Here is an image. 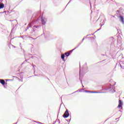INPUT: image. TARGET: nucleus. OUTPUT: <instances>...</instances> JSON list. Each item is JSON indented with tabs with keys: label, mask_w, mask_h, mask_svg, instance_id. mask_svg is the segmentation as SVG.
<instances>
[{
	"label": "nucleus",
	"mask_w": 124,
	"mask_h": 124,
	"mask_svg": "<svg viewBox=\"0 0 124 124\" xmlns=\"http://www.w3.org/2000/svg\"><path fill=\"white\" fill-rule=\"evenodd\" d=\"M29 59L26 60L25 61H24L23 63L22 64H24V63H25V62H28V61H29Z\"/></svg>",
	"instance_id": "obj_18"
},
{
	"label": "nucleus",
	"mask_w": 124,
	"mask_h": 124,
	"mask_svg": "<svg viewBox=\"0 0 124 124\" xmlns=\"http://www.w3.org/2000/svg\"><path fill=\"white\" fill-rule=\"evenodd\" d=\"M15 27H17V25H15Z\"/></svg>",
	"instance_id": "obj_40"
},
{
	"label": "nucleus",
	"mask_w": 124,
	"mask_h": 124,
	"mask_svg": "<svg viewBox=\"0 0 124 124\" xmlns=\"http://www.w3.org/2000/svg\"><path fill=\"white\" fill-rule=\"evenodd\" d=\"M84 38H87V37H84Z\"/></svg>",
	"instance_id": "obj_35"
},
{
	"label": "nucleus",
	"mask_w": 124,
	"mask_h": 124,
	"mask_svg": "<svg viewBox=\"0 0 124 124\" xmlns=\"http://www.w3.org/2000/svg\"><path fill=\"white\" fill-rule=\"evenodd\" d=\"M12 22L13 24H17L18 23L17 20H13Z\"/></svg>",
	"instance_id": "obj_16"
},
{
	"label": "nucleus",
	"mask_w": 124,
	"mask_h": 124,
	"mask_svg": "<svg viewBox=\"0 0 124 124\" xmlns=\"http://www.w3.org/2000/svg\"><path fill=\"white\" fill-rule=\"evenodd\" d=\"M84 39H85V38H83L82 39V42H83V41H84Z\"/></svg>",
	"instance_id": "obj_26"
},
{
	"label": "nucleus",
	"mask_w": 124,
	"mask_h": 124,
	"mask_svg": "<svg viewBox=\"0 0 124 124\" xmlns=\"http://www.w3.org/2000/svg\"><path fill=\"white\" fill-rule=\"evenodd\" d=\"M45 20H46L45 18H43V17H42V19H41L42 25H44L46 24V22H45Z\"/></svg>",
	"instance_id": "obj_7"
},
{
	"label": "nucleus",
	"mask_w": 124,
	"mask_h": 124,
	"mask_svg": "<svg viewBox=\"0 0 124 124\" xmlns=\"http://www.w3.org/2000/svg\"><path fill=\"white\" fill-rule=\"evenodd\" d=\"M85 65H87V63H85Z\"/></svg>",
	"instance_id": "obj_41"
},
{
	"label": "nucleus",
	"mask_w": 124,
	"mask_h": 124,
	"mask_svg": "<svg viewBox=\"0 0 124 124\" xmlns=\"http://www.w3.org/2000/svg\"><path fill=\"white\" fill-rule=\"evenodd\" d=\"M114 86H115V84L111 85V84H109V86L108 88H105V91H108V90H109L111 91V90H114Z\"/></svg>",
	"instance_id": "obj_3"
},
{
	"label": "nucleus",
	"mask_w": 124,
	"mask_h": 124,
	"mask_svg": "<svg viewBox=\"0 0 124 124\" xmlns=\"http://www.w3.org/2000/svg\"><path fill=\"white\" fill-rule=\"evenodd\" d=\"M40 27H41V26H40V25H34L33 27V29H37L38 28H40Z\"/></svg>",
	"instance_id": "obj_14"
},
{
	"label": "nucleus",
	"mask_w": 124,
	"mask_h": 124,
	"mask_svg": "<svg viewBox=\"0 0 124 124\" xmlns=\"http://www.w3.org/2000/svg\"><path fill=\"white\" fill-rule=\"evenodd\" d=\"M114 45V42H111V45Z\"/></svg>",
	"instance_id": "obj_24"
},
{
	"label": "nucleus",
	"mask_w": 124,
	"mask_h": 124,
	"mask_svg": "<svg viewBox=\"0 0 124 124\" xmlns=\"http://www.w3.org/2000/svg\"><path fill=\"white\" fill-rule=\"evenodd\" d=\"M81 84H82V85H83V83H82V80H81Z\"/></svg>",
	"instance_id": "obj_36"
},
{
	"label": "nucleus",
	"mask_w": 124,
	"mask_h": 124,
	"mask_svg": "<svg viewBox=\"0 0 124 124\" xmlns=\"http://www.w3.org/2000/svg\"><path fill=\"white\" fill-rule=\"evenodd\" d=\"M119 112H122V110H119Z\"/></svg>",
	"instance_id": "obj_39"
},
{
	"label": "nucleus",
	"mask_w": 124,
	"mask_h": 124,
	"mask_svg": "<svg viewBox=\"0 0 124 124\" xmlns=\"http://www.w3.org/2000/svg\"><path fill=\"white\" fill-rule=\"evenodd\" d=\"M80 74V72H79V75Z\"/></svg>",
	"instance_id": "obj_47"
},
{
	"label": "nucleus",
	"mask_w": 124,
	"mask_h": 124,
	"mask_svg": "<svg viewBox=\"0 0 124 124\" xmlns=\"http://www.w3.org/2000/svg\"><path fill=\"white\" fill-rule=\"evenodd\" d=\"M57 122H59V124H61V122L60 121V120H57Z\"/></svg>",
	"instance_id": "obj_23"
},
{
	"label": "nucleus",
	"mask_w": 124,
	"mask_h": 124,
	"mask_svg": "<svg viewBox=\"0 0 124 124\" xmlns=\"http://www.w3.org/2000/svg\"><path fill=\"white\" fill-rule=\"evenodd\" d=\"M77 92H78V91H76V92L73 93H72V94H73V93H77Z\"/></svg>",
	"instance_id": "obj_22"
},
{
	"label": "nucleus",
	"mask_w": 124,
	"mask_h": 124,
	"mask_svg": "<svg viewBox=\"0 0 124 124\" xmlns=\"http://www.w3.org/2000/svg\"><path fill=\"white\" fill-rule=\"evenodd\" d=\"M103 25H104V23H103V24L101 25V27H102V26H103Z\"/></svg>",
	"instance_id": "obj_32"
},
{
	"label": "nucleus",
	"mask_w": 124,
	"mask_h": 124,
	"mask_svg": "<svg viewBox=\"0 0 124 124\" xmlns=\"http://www.w3.org/2000/svg\"><path fill=\"white\" fill-rule=\"evenodd\" d=\"M82 88H84V86L83 85H82Z\"/></svg>",
	"instance_id": "obj_37"
},
{
	"label": "nucleus",
	"mask_w": 124,
	"mask_h": 124,
	"mask_svg": "<svg viewBox=\"0 0 124 124\" xmlns=\"http://www.w3.org/2000/svg\"><path fill=\"white\" fill-rule=\"evenodd\" d=\"M122 106H123V102L121 100H119L118 108H121V107H122Z\"/></svg>",
	"instance_id": "obj_6"
},
{
	"label": "nucleus",
	"mask_w": 124,
	"mask_h": 124,
	"mask_svg": "<svg viewBox=\"0 0 124 124\" xmlns=\"http://www.w3.org/2000/svg\"><path fill=\"white\" fill-rule=\"evenodd\" d=\"M70 1H71V0H70Z\"/></svg>",
	"instance_id": "obj_52"
},
{
	"label": "nucleus",
	"mask_w": 124,
	"mask_h": 124,
	"mask_svg": "<svg viewBox=\"0 0 124 124\" xmlns=\"http://www.w3.org/2000/svg\"><path fill=\"white\" fill-rule=\"evenodd\" d=\"M11 33H12V31H11L10 35H9V37H11Z\"/></svg>",
	"instance_id": "obj_25"
},
{
	"label": "nucleus",
	"mask_w": 124,
	"mask_h": 124,
	"mask_svg": "<svg viewBox=\"0 0 124 124\" xmlns=\"http://www.w3.org/2000/svg\"><path fill=\"white\" fill-rule=\"evenodd\" d=\"M89 35H87L86 36H89Z\"/></svg>",
	"instance_id": "obj_38"
},
{
	"label": "nucleus",
	"mask_w": 124,
	"mask_h": 124,
	"mask_svg": "<svg viewBox=\"0 0 124 124\" xmlns=\"http://www.w3.org/2000/svg\"><path fill=\"white\" fill-rule=\"evenodd\" d=\"M32 24V22H31V23H30L29 25H28V26L27 27V29H26V31L27 30H29V28H31V25Z\"/></svg>",
	"instance_id": "obj_10"
},
{
	"label": "nucleus",
	"mask_w": 124,
	"mask_h": 124,
	"mask_svg": "<svg viewBox=\"0 0 124 124\" xmlns=\"http://www.w3.org/2000/svg\"><path fill=\"white\" fill-rule=\"evenodd\" d=\"M103 56H105V55H104V54H103Z\"/></svg>",
	"instance_id": "obj_46"
},
{
	"label": "nucleus",
	"mask_w": 124,
	"mask_h": 124,
	"mask_svg": "<svg viewBox=\"0 0 124 124\" xmlns=\"http://www.w3.org/2000/svg\"><path fill=\"white\" fill-rule=\"evenodd\" d=\"M34 16V15H33V16H32V17H33Z\"/></svg>",
	"instance_id": "obj_43"
},
{
	"label": "nucleus",
	"mask_w": 124,
	"mask_h": 124,
	"mask_svg": "<svg viewBox=\"0 0 124 124\" xmlns=\"http://www.w3.org/2000/svg\"><path fill=\"white\" fill-rule=\"evenodd\" d=\"M0 83L3 85V86L5 85V81H4L3 79H0Z\"/></svg>",
	"instance_id": "obj_8"
},
{
	"label": "nucleus",
	"mask_w": 124,
	"mask_h": 124,
	"mask_svg": "<svg viewBox=\"0 0 124 124\" xmlns=\"http://www.w3.org/2000/svg\"><path fill=\"white\" fill-rule=\"evenodd\" d=\"M65 56H66V57H69V56H70V53L68 52L65 53Z\"/></svg>",
	"instance_id": "obj_15"
},
{
	"label": "nucleus",
	"mask_w": 124,
	"mask_h": 124,
	"mask_svg": "<svg viewBox=\"0 0 124 124\" xmlns=\"http://www.w3.org/2000/svg\"><path fill=\"white\" fill-rule=\"evenodd\" d=\"M34 76H37V75H34Z\"/></svg>",
	"instance_id": "obj_33"
},
{
	"label": "nucleus",
	"mask_w": 124,
	"mask_h": 124,
	"mask_svg": "<svg viewBox=\"0 0 124 124\" xmlns=\"http://www.w3.org/2000/svg\"><path fill=\"white\" fill-rule=\"evenodd\" d=\"M18 81H19V82H23V79H20V78H18Z\"/></svg>",
	"instance_id": "obj_20"
},
{
	"label": "nucleus",
	"mask_w": 124,
	"mask_h": 124,
	"mask_svg": "<svg viewBox=\"0 0 124 124\" xmlns=\"http://www.w3.org/2000/svg\"><path fill=\"white\" fill-rule=\"evenodd\" d=\"M14 48H16V46H13Z\"/></svg>",
	"instance_id": "obj_31"
},
{
	"label": "nucleus",
	"mask_w": 124,
	"mask_h": 124,
	"mask_svg": "<svg viewBox=\"0 0 124 124\" xmlns=\"http://www.w3.org/2000/svg\"><path fill=\"white\" fill-rule=\"evenodd\" d=\"M100 30H101V28L100 29H98V30H97V31H100Z\"/></svg>",
	"instance_id": "obj_27"
},
{
	"label": "nucleus",
	"mask_w": 124,
	"mask_h": 124,
	"mask_svg": "<svg viewBox=\"0 0 124 124\" xmlns=\"http://www.w3.org/2000/svg\"><path fill=\"white\" fill-rule=\"evenodd\" d=\"M62 117L63 118H64V119L68 118V117H69V112H68V110H66L63 115H62Z\"/></svg>",
	"instance_id": "obj_2"
},
{
	"label": "nucleus",
	"mask_w": 124,
	"mask_h": 124,
	"mask_svg": "<svg viewBox=\"0 0 124 124\" xmlns=\"http://www.w3.org/2000/svg\"><path fill=\"white\" fill-rule=\"evenodd\" d=\"M79 92H81V91H79Z\"/></svg>",
	"instance_id": "obj_53"
},
{
	"label": "nucleus",
	"mask_w": 124,
	"mask_h": 124,
	"mask_svg": "<svg viewBox=\"0 0 124 124\" xmlns=\"http://www.w3.org/2000/svg\"><path fill=\"white\" fill-rule=\"evenodd\" d=\"M64 58H65V55L63 54H62L61 55V59H62V61H64Z\"/></svg>",
	"instance_id": "obj_12"
},
{
	"label": "nucleus",
	"mask_w": 124,
	"mask_h": 124,
	"mask_svg": "<svg viewBox=\"0 0 124 124\" xmlns=\"http://www.w3.org/2000/svg\"><path fill=\"white\" fill-rule=\"evenodd\" d=\"M80 45H81V43L78 44L77 46H76V47H77V48H78V47H79V46H80Z\"/></svg>",
	"instance_id": "obj_19"
},
{
	"label": "nucleus",
	"mask_w": 124,
	"mask_h": 124,
	"mask_svg": "<svg viewBox=\"0 0 124 124\" xmlns=\"http://www.w3.org/2000/svg\"><path fill=\"white\" fill-rule=\"evenodd\" d=\"M57 122H58V120H56V121L53 122V124H55Z\"/></svg>",
	"instance_id": "obj_21"
},
{
	"label": "nucleus",
	"mask_w": 124,
	"mask_h": 124,
	"mask_svg": "<svg viewBox=\"0 0 124 124\" xmlns=\"http://www.w3.org/2000/svg\"><path fill=\"white\" fill-rule=\"evenodd\" d=\"M76 49H77V47H76L75 48H74L73 49H72V50H71L70 51V53H72V52H73V51H74V50H75Z\"/></svg>",
	"instance_id": "obj_17"
},
{
	"label": "nucleus",
	"mask_w": 124,
	"mask_h": 124,
	"mask_svg": "<svg viewBox=\"0 0 124 124\" xmlns=\"http://www.w3.org/2000/svg\"><path fill=\"white\" fill-rule=\"evenodd\" d=\"M32 66H33V69L34 70V74L35 73V67H36V65H33V64H31Z\"/></svg>",
	"instance_id": "obj_11"
},
{
	"label": "nucleus",
	"mask_w": 124,
	"mask_h": 124,
	"mask_svg": "<svg viewBox=\"0 0 124 124\" xmlns=\"http://www.w3.org/2000/svg\"><path fill=\"white\" fill-rule=\"evenodd\" d=\"M31 77H30L29 78H31Z\"/></svg>",
	"instance_id": "obj_45"
},
{
	"label": "nucleus",
	"mask_w": 124,
	"mask_h": 124,
	"mask_svg": "<svg viewBox=\"0 0 124 124\" xmlns=\"http://www.w3.org/2000/svg\"><path fill=\"white\" fill-rule=\"evenodd\" d=\"M117 47L120 48L121 50H124V44L123 45L122 43H119V41H117Z\"/></svg>",
	"instance_id": "obj_1"
},
{
	"label": "nucleus",
	"mask_w": 124,
	"mask_h": 124,
	"mask_svg": "<svg viewBox=\"0 0 124 124\" xmlns=\"http://www.w3.org/2000/svg\"><path fill=\"white\" fill-rule=\"evenodd\" d=\"M119 18H120V22H121V23H122V24H124V16H119Z\"/></svg>",
	"instance_id": "obj_5"
},
{
	"label": "nucleus",
	"mask_w": 124,
	"mask_h": 124,
	"mask_svg": "<svg viewBox=\"0 0 124 124\" xmlns=\"http://www.w3.org/2000/svg\"><path fill=\"white\" fill-rule=\"evenodd\" d=\"M81 90H84V89H82Z\"/></svg>",
	"instance_id": "obj_51"
},
{
	"label": "nucleus",
	"mask_w": 124,
	"mask_h": 124,
	"mask_svg": "<svg viewBox=\"0 0 124 124\" xmlns=\"http://www.w3.org/2000/svg\"><path fill=\"white\" fill-rule=\"evenodd\" d=\"M32 29H33V30H34V29L33 28H32Z\"/></svg>",
	"instance_id": "obj_48"
},
{
	"label": "nucleus",
	"mask_w": 124,
	"mask_h": 124,
	"mask_svg": "<svg viewBox=\"0 0 124 124\" xmlns=\"http://www.w3.org/2000/svg\"><path fill=\"white\" fill-rule=\"evenodd\" d=\"M36 123H37V124H42L41 122H36Z\"/></svg>",
	"instance_id": "obj_28"
},
{
	"label": "nucleus",
	"mask_w": 124,
	"mask_h": 124,
	"mask_svg": "<svg viewBox=\"0 0 124 124\" xmlns=\"http://www.w3.org/2000/svg\"><path fill=\"white\" fill-rule=\"evenodd\" d=\"M118 119H119V118H116L115 120H118Z\"/></svg>",
	"instance_id": "obj_42"
},
{
	"label": "nucleus",
	"mask_w": 124,
	"mask_h": 124,
	"mask_svg": "<svg viewBox=\"0 0 124 124\" xmlns=\"http://www.w3.org/2000/svg\"><path fill=\"white\" fill-rule=\"evenodd\" d=\"M4 12H0V13H4Z\"/></svg>",
	"instance_id": "obj_34"
},
{
	"label": "nucleus",
	"mask_w": 124,
	"mask_h": 124,
	"mask_svg": "<svg viewBox=\"0 0 124 124\" xmlns=\"http://www.w3.org/2000/svg\"><path fill=\"white\" fill-rule=\"evenodd\" d=\"M69 2H70V1L69 2V3L66 5V6H67V5H68V4L69 3Z\"/></svg>",
	"instance_id": "obj_30"
},
{
	"label": "nucleus",
	"mask_w": 124,
	"mask_h": 124,
	"mask_svg": "<svg viewBox=\"0 0 124 124\" xmlns=\"http://www.w3.org/2000/svg\"><path fill=\"white\" fill-rule=\"evenodd\" d=\"M4 7V4L1 3L0 4V9H1Z\"/></svg>",
	"instance_id": "obj_13"
},
{
	"label": "nucleus",
	"mask_w": 124,
	"mask_h": 124,
	"mask_svg": "<svg viewBox=\"0 0 124 124\" xmlns=\"http://www.w3.org/2000/svg\"><path fill=\"white\" fill-rule=\"evenodd\" d=\"M47 79H48V80H49V78H47Z\"/></svg>",
	"instance_id": "obj_50"
},
{
	"label": "nucleus",
	"mask_w": 124,
	"mask_h": 124,
	"mask_svg": "<svg viewBox=\"0 0 124 124\" xmlns=\"http://www.w3.org/2000/svg\"><path fill=\"white\" fill-rule=\"evenodd\" d=\"M92 35H93V34H92Z\"/></svg>",
	"instance_id": "obj_44"
},
{
	"label": "nucleus",
	"mask_w": 124,
	"mask_h": 124,
	"mask_svg": "<svg viewBox=\"0 0 124 124\" xmlns=\"http://www.w3.org/2000/svg\"><path fill=\"white\" fill-rule=\"evenodd\" d=\"M119 64H120L121 68H124V66L123 65V64H124V62H120V63H119Z\"/></svg>",
	"instance_id": "obj_9"
},
{
	"label": "nucleus",
	"mask_w": 124,
	"mask_h": 124,
	"mask_svg": "<svg viewBox=\"0 0 124 124\" xmlns=\"http://www.w3.org/2000/svg\"><path fill=\"white\" fill-rule=\"evenodd\" d=\"M85 93H106V92H94V91H88V90H85Z\"/></svg>",
	"instance_id": "obj_4"
},
{
	"label": "nucleus",
	"mask_w": 124,
	"mask_h": 124,
	"mask_svg": "<svg viewBox=\"0 0 124 124\" xmlns=\"http://www.w3.org/2000/svg\"><path fill=\"white\" fill-rule=\"evenodd\" d=\"M47 79H48V80H49V78H47Z\"/></svg>",
	"instance_id": "obj_49"
},
{
	"label": "nucleus",
	"mask_w": 124,
	"mask_h": 124,
	"mask_svg": "<svg viewBox=\"0 0 124 124\" xmlns=\"http://www.w3.org/2000/svg\"><path fill=\"white\" fill-rule=\"evenodd\" d=\"M10 80H12V79H7V81H10Z\"/></svg>",
	"instance_id": "obj_29"
}]
</instances>
